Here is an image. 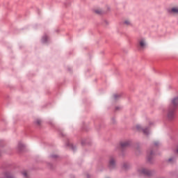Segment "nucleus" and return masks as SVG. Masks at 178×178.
Wrapping results in <instances>:
<instances>
[{"label":"nucleus","mask_w":178,"mask_h":178,"mask_svg":"<svg viewBox=\"0 0 178 178\" xmlns=\"http://www.w3.org/2000/svg\"><path fill=\"white\" fill-rule=\"evenodd\" d=\"M22 175H23L24 177L27 178V172L24 171V172H22Z\"/></svg>","instance_id":"obj_12"},{"label":"nucleus","mask_w":178,"mask_h":178,"mask_svg":"<svg viewBox=\"0 0 178 178\" xmlns=\"http://www.w3.org/2000/svg\"><path fill=\"white\" fill-rule=\"evenodd\" d=\"M48 40V36L44 35L42 38V41L43 42H47V41Z\"/></svg>","instance_id":"obj_11"},{"label":"nucleus","mask_w":178,"mask_h":178,"mask_svg":"<svg viewBox=\"0 0 178 178\" xmlns=\"http://www.w3.org/2000/svg\"><path fill=\"white\" fill-rule=\"evenodd\" d=\"M167 118L169 120H173L175 119V108L168 110Z\"/></svg>","instance_id":"obj_4"},{"label":"nucleus","mask_w":178,"mask_h":178,"mask_svg":"<svg viewBox=\"0 0 178 178\" xmlns=\"http://www.w3.org/2000/svg\"><path fill=\"white\" fill-rule=\"evenodd\" d=\"M93 12L96 13V15H102L104 11L101 8H95L93 10Z\"/></svg>","instance_id":"obj_9"},{"label":"nucleus","mask_w":178,"mask_h":178,"mask_svg":"<svg viewBox=\"0 0 178 178\" xmlns=\"http://www.w3.org/2000/svg\"><path fill=\"white\" fill-rule=\"evenodd\" d=\"M150 155H152V152H150Z\"/></svg>","instance_id":"obj_18"},{"label":"nucleus","mask_w":178,"mask_h":178,"mask_svg":"<svg viewBox=\"0 0 178 178\" xmlns=\"http://www.w3.org/2000/svg\"><path fill=\"white\" fill-rule=\"evenodd\" d=\"M173 161V159L170 158L168 159V162H172Z\"/></svg>","instance_id":"obj_15"},{"label":"nucleus","mask_w":178,"mask_h":178,"mask_svg":"<svg viewBox=\"0 0 178 178\" xmlns=\"http://www.w3.org/2000/svg\"><path fill=\"white\" fill-rule=\"evenodd\" d=\"M168 12L170 13V15H173V16H178V6L171 7L168 10Z\"/></svg>","instance_id":"obj_3"},{"label":"nucleus","mask_w":178,"mask_h":178,"mask_svg":"<svg viewBox=\"0 0 178 178\" xmlns=\"http://www.w3.org/2000/svg\"><path fill=\"white\" fill-rule=\"evenodd\" d=\"M19 147H23V145H19Z\"/></svg>","instance_id":"obj_16"},{"label":"nucleus","mask_w":178,"mask_h":178,"mask_svg":"<svg viewBox=\"0 0 178 178\" xmlns=\"http://www.w3.org/2000/svg\"><path fill=\"white\" fill-rule=\"evenodd\" d=\"M72 148H73V145H71Z\"/></svg>","instance_id":"obj_17"},{"label":"nucleus","mask_w":178,"mask_h":178,"mask_svg":"<svg viewBox=\"0 0 178 178\" xmlns=\"http://www.w3.org/2000/svg\"><path fill=\"white\" fill-rule=\"evenodd\" d=\"M138 173H140V175H146L148 176L149 175V170H147V168H140L138 169Z\"/></svg>","instance_id":"obj_6"},{"label":"nucleus","mask_w":178,"mask_h":178,"mask_svg":"<svg viewBox=\"0 0 178 178\" xmlns=\"http://www.w3.org/2000/svg\"><path fill=\"white\" fill-rule=\"evenodd\" d=\"M140 49H145L147 48V40L145 38H141L138 40Z\"/></svg>","instance_id":"obj_1"},{"label":"nucleus","mask_w":178,"mask_h":178,"mask_svg":"<svg viewBox=\"0 0 178 178\" xmlns=\"http://www.w3.org/2000/svg\"><path fill=\"white\" fill-rule=\"evenodd\" d=\"M136 129L138 131H143L145 136H148V134H149V129H148V128H143L140 124H137L136 126Z\"/></svg>","instance_id":"obj_2"},{"label":"nucleus","mask_w":178,"mask_h":178,"mask_svg":"<svg viewBox=\"0 0 178 178\" xmlns=\"http://www.w3.org/2000/svg\"><path fill=\"white\" fill-rule=\"evenodd\" d=\"M124 24H125V26H131V21H130V19H125Z\"/></svg>","instance_id":"obj_10"},{"label":"nucleus","mask_w":178,"mask_h":178,"mask_svg":"<svg viewBox=\"0 0 178 178\" xmlns=\"http://www.w3.org/2000/svg\"><path fill=\"white\" fill-rule=\"evenodd\" d=\"M172 104L173 105L174 108L175 106H178V96L175 97L172 100Z\"/></svg>","instance_id":"obj_8"},{"label":"nucleus","mask_w":178,"mask_h":178,"mask_svg":"<svg viewBox=\"0 0 178 178\" xmlns=\"http://www.w3.org/2000/svg\"><path fill=\"white\" fill-rule=\"evenodd\" d=\"M36 123H37L38 125L41 124V120H36Z\"/></svg>","instance_id":"obj_14"},{"label":"nucleus","mask_w":178,"mask_h":178,"mask_svg":"<svg viewBox=\"0 0 178 178\" xmlns=\"http://www.w3.org/2000/svg\"><path fill=\"white\" fill-rule=\"evenodd\" d=\"M119 97H120V95H114V96H113L115 99H118V98H119Z\"/></svg>","instance_id":"obj_13"},{"label":"nucleus","mask_w":178,"mask_h":178,"mask_svg":"<svg viewBox=\"0 0 178 178\" xmlns=\"http://www.w3.org/2000/svg\"><path fill=\"white\" fill-rule=\"evenodd\" d=\"M115 166H116V160L113 157H110L108 161V168H110V169H113Z\"/></svg>","instance_id":"obj_5"},{"label":"nucleus","mask_w":178,"mask_h":178,"mask_svg":"<svg viewBox=\"0 0 178 178\" xmlns=\"http://www.w3.org/2000/svg\"><path fill=\"white\" fill-rule=\"evenodd\" d=\"M129 145H130V142L129 141H124L120 143L121 148H127V147H129Z\"/></svg>","instance_id":"obj_7"}]
</instances>
